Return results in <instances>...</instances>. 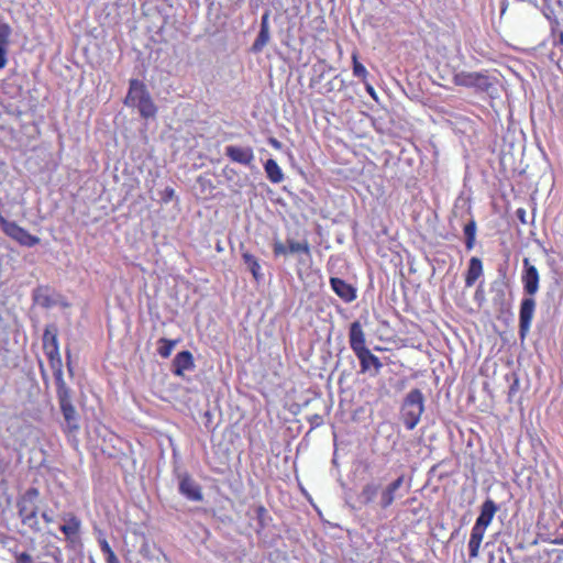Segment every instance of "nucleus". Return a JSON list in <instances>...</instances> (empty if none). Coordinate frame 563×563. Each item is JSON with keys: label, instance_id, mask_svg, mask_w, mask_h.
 Instances as JSON below:
<instances>
[{"label": "nucleus", "instance_id": "obj_21", "mask_svg": "<svg viewBox=\"0 0 563 563\" xmlns=\"http://www.w3.org/2000/svg\"><path fill=\"white\" fill-rule=\"evenodd\" d=\"M497 510L498 506L495 504V501L492 499H486L481 507V514L475 522L488 527Z\"/></svg>", "mask_w": 563, "mask_h": 563}, {"label": "nucleus", "instance_id": "obj_25", "mask_svg": "<svg viewBox=\"0 0 563 563\" xmlns=\"http://www.w3.org/2000/svg\"><path fill=\"white\" fill-rule=\"evenodd\" d=\"M135 107L139 108L141 115L146 119L154 118L157 111L154 102L151 99V96L144 100H141V102H137Z\"/></svg>", "mask_w": 563, "mask_h": 563}, {"label": "nucleus", "instance_id": "obj_53", "mask_svg": "<svg viewBox=\"0 0 563 563\" xmlns=\"http://www.w3.org/2000/svg\"><path fill=\"white\" fill-rule=\"evenodd\" d=\"M560 43L563 44V32L560 34Z\"/></svg>", "mask_w": 563, "mask_h": 563}, {"label": "nucleus", "instance_id": "obj_18", "mask_svg": "<svg viewBox=\"0 0 563 563\" xmlns=\"http://www.w3.org/2000/svg\"><path fill=\"white\" fill-rule=\"evenodd\" d=\"M194 367V357L189 351L179 352L173 361V373L177 376H183L185 371Z\"/></svg>", "mask_w": 563, "mask_h": 563}, {"label": "nucleus", "instance_id": "obj_40", "mask_svg": "<svg viewBox=\"0 0 563 563\" xmlns=\"http://www.w3.org/2000/svg\"><path fill=\"white\" fill-rule=\"evenodd\" d=\"M8 42H0V69L3 68L7 64V57H5V54H7V49H5V46H7Z\"/></svg>", "mask_w": 563, "mask_h": 563}, {"label": "nucleus", "instance_id": "obj_15", "mask_svg": "<svg viewBox=\"0 0 563 563\" xmlns=\"http://www.w3.org/2000/svg\"><path fill=\"white\" fill-rule=\"evenodd\" d=\"M179 492L192 501H201L203 498L200 486L188 475L181 476Z\"/></svg>", "mask_w": 563, "mask_h": 563}, {"label": "nucleus", "instance_id": "obj_34", "mask_svg": "<svg viewBox=\"0 0 563 563\" xmlns=\"http://www.w3.org/2000/svg\"><path fill=\"white\" fill-rule=\"evenodd\" d=\"M465 238H476V222L474 220L468 221L463 229Z\"/></svg>", "mask_w": 563, "mask_h": 563}, {"label": "nucleus", "instance_id": "obj_42", "mask_svg": "<svg viewBox=\"0 0 563 563\" xmlns=\"http://www.w3.org/2000/svg\"><path fill=\"white\" fill-rule=\"evenodd\" d=\"M476 238H465V246L467 251H471L475 245Z\"/></svg>", "mask_w": 563, "mask_h": 563}, {"label": "nucleus", "instance_id": "obj_3", "mask_svg": "<svg viewBox=\"0 0 563 563\" xmlns=\"http://www.w3.org/2000/svg\"><path fill=\"white\" fill-rule=\"evenodd\" d=\"M454 81L459 86L472 87L485 92L494 88V80L489 76L476 71H461L454 76Z\"/></svg>", "mask_w": 563, "mask_h": 563}, {"label": "nucleus", "instance_id": "obj_27", "mask_svg": "<svg viewBox=\"0 0 563 563\" xmlns=\"http://www.w3.org/2000/svg\"><path fill=\"white\" fill-rule=\"evenodd\" d=\"M288 250L289 253L296 254V253H303L308 257H310V245L307 240L303 241H295V240H288Z\"/></svg>", "mask_w": 563, "mask_h": 563}, {"label": "nucleus", "instance_id": "obj_7", "mask_svg": "<svg viewBox=\"0 0 563 563\" xmlns=\"http://www.w3.org/2000/svg\"><path fill=\"white\" fill-rule=\"evenodd\" d=\"M63 525L59 527L64 533L66 541L74 544L79 540L81 521L73 512H65L60 516Z\"/></svg>", "mask_w": 563, "mask_h": 563}, {"label": "nucleus", "instance_id": "obj_37", "mask_svg": "<svg viewBox=\"0 0 563 563\" xmlns=\"http://www.w3.org/2000/svg\"><path fill=\"white\" fill-rule=\"evenodd\" d=\"M15 563H34L33 558L26 552L14 553Z\"/></svg>", "mask_w": 563, "mask_h": 563}, {"label": "nucleus", "instance_id": "obj_50", "mask_svg": "<svg viewBox=\"0 0 563 563\" xmlns=\"http://www.w3.org/2000/svg\"><path fill=\"white\" fill-rule=\"evenodd\" d=\"M367 92L375 98V90L371 85H366Z\"/></svg>", "mask_w": 563, "mask_h": 563}, {"label": "nucleus", "instance_id": "obj_41", "mask_svg": "<svg viewBox=\"0 0 563 563\" xmlns=\"http://www.w3.org/2000/svg\"><path fill=\"white\" fill-rule=\"evenodd\" d=\"M260 29L269 30V11L262 14Z\"/></svg>", "mask_w": 563, "mask_h": 563}, {"label": "nucleus", "instance_id": "obj_44", "mask_svg": "<svg viewBox=\"0 0 563 563\" xmlns=\"http://www.w3.org/2000/svg\"><path fill=\"white\" fill-rule=\"evenodd\" d=\"M107 563H120L119 559L117 558L115 553L112 555H109L106 558Z\"/></svg>", "mask_w": 563, "mask_h": 563}, {"label": "nucleus", "instance_id": "obj_45", "mask_svg": "<svg viewBox=\"0 0 563 563\" xmlns=\"http://www.w3.org/2000/svg\"><path fill=\"white\" fill-rule=\"evenodd\" d=\"M475 298L476 299H483L484 298V294H483V284H481L475 292Z\"/></svg>", "mask_w": 563, "mask_h": 563}, {"label": "nucleus", "instance_id": "obj_31", "mask_svg": "<svg viewBox=\"0 0 563 563\" xmlns=\"http://www.w3.org/2000/svg\"><path fill=\"white\" fill-rule=\"evenodd\" d=\"M481 543H482V541L477 540V538L476 539L470 538L468 554H470L471 559H476L478 556Z\"/></svg>", "mask_w": 563, "mask_h": 563}, {"label": "nucleus", "instance_id": "obj_14", "mask_svg": "<svg viewBox=\"0 0 563 563\" xmlns=\"http://www.w3.org/2000/svg\"><path fill=\"white\" fill-rule=\"evenodd\" d=\"M332 290L345 302H352L356 298V289L339 277H331Z\"/></svg>", "mask_w": 563, "mask_h": 563}, {"label": "nucleus", "instance_id": "obj_9", "mask_svg": "<svg viewBox=\"0 0 563 563\" xmlns=\"http://www.w3.org/2000/svg\"><path fill=\"white\" fill-rule=\"evenodd\" d=\"M225 155L232 162L244 166H251L254 162V152L250 146L242 147L236 145H229L225 147Z\"/></svg>", "mask_w": 563, "mask_h": 563}, {"label": "nucleus", "instance_id": "obj_26", "mask_svg": "<svg viewBox=\"0 0 563 563\" xmlns=\"http://www.w3.org/2000/svg\"><path fill=\"white\" fill-rule=\"evenodd\" d=\"M271 40V31L260 29V32L257 34V37L255 38L253 45H252V52L253 53H261L263 48L267 45V43Z\"/></svg>", "mask_w": 563, "mask_h": 563}, {"label": "nucleus", "instance_id": "obj_19", "mask_svg": "<svg viewBox=\"0 0 563 563\" xmlns=\"http://www.w3.org/2000/svg\"><path fill=\"white\" fill-rule=\"evenodd\" d=\"M483 264L478 257H472L468 262V268L465 274V286L472 287L483 275Z\"/></svg>", "mask_w": 563, "mask_h": 563}, {"label": "nucleus", "instance_id": "obj_8", "mask_svg": "<svg viewBox=\"0 0 563 563\" xmlns=\"http://www.w3.org/2000/svg\"><path fill=\"white\" fill-rule=\"evenodd\" d=\"M60 411L64 417L63 429L68 435H75L79 426V416L71 402L59 405Z\"/></svg>", "mask_w": 563, "mask_h": 563}, {"label": "nucleus", "instance_id": "obj_22", "mask_svg": "<svg viewBox=\"0 0 563 563\" xmlns=\"http://www.w3.org/2000/svg\"><path fill=\"white\" fill-rule=\"evenodd\" d=\"M264 169L267 178L273 184H279L284 180V173L275 159H267L264 164Z\"/></svg>", "mask_w": 563, "mask_h": 563}, {"label": "nucleus", "instance_id": "obj_39", "mask_svg": "<svg viewBox=\"0 0 563 563\" xmlns=\"http://www.w3.org/2000/svg\"><path fill=\"white\" fill-rule=\"evenodd\" d=\"M98 542H99L100 549H101L102 553L106 555V558L114 554L109 542L104 538L99 539Z\"/></svg>", "mask_w": 563, "mask_h": 563}, {"label": "nucleus", "instance_id": "obj_5", "mask_svg": "<svg viewBox=\"0 0 563 563\" xmlns=\"http://www.w3.org/2000/svg\"><path fill=\"white\" fill-rule=\"evenodd\" d=\"M536 299L531 296H526L520 302L519 309V335L525 339L531 328V322L536 311Z\"/></svg>", "mask_w": 563, "mask_h": 563}, {"label": "nucleus", "instance_id": "obj_30", "mask_svg": "<svg viewBox=\"0 0 563 563\" xmlns=\"http://www.w3.org/2000/svg\"><path fill=\"white\" fill-rule=\"evenodd\" d=\"M352 59H353V75L355 77L362 79L363 81H365L367 74H368L366 68L363 66V64H361L357 60L356 54H353Z\"/></svg>", "mask_w": 563, "mask_h": 563}, {"label": "nucleus", "instance_id": "obj_1", "mask_svg": "<svg viewBox=\"0 0 563 563\" xmlns=\"http://www.w3.org/2000/svg\"><path fill=\"white\" fill-rule=\"evenodd\" d=\"M424 411V397L420 389L410 390L401 405V418L408 430H412L419 423Z\"/></svg>", "mask_w": 563, "mask_h": 563}, {"label": "nucleus", "instance_id": "obj_49", "mask_svg": "<svg viewBox=\"0 0 563 563\" xmlns=\"http://www.w3.org/2000/svg\"><path fill=\"white\" fill-rule=\"evenodd\" d=\"M165 194H166V197L170 199L174 196L175 191L173 188H166Z\"/></svg>", "mask_w": 563, "mask_h": 563}, {"label": "nucleus", "instance_id": "obj_10", "mask_svg": "<svg viewBox=\"0 0 563 563\" xmlns=\"http://www.w3.org/2000/svg\"><path fill=\"white\" fill-rule=\"evenodd\" d=\"M355 355L360 361L361 373H367L373 369V373L371 375L376 376L380 372L383 367L382 362L368 349L361 351Z\"/></svg>", "mask_w": 563, "mask_h": 563}, {"label": "nucleus", "instance_id": "obj_46", "mask_svg": "<svg viewBox=\"0 0 563 563\" xmlns=\"http://www.w3.org/2000/svg\"><path fill=\"white\" fill-rule=\"evenodd\" d=\"M525 214H526V211L523 209H518L517 210V216H518V218L520 219V221L522 223H526Z\"/></svg>", "mask_w": 563, "mask_h": 563}, {"label": "nucleus", "instance_id": "obj_51", "mask_svg": "<svg viewBox=\"0 0 563 563\" xmlns=\"http://www.w3.org/2000/svg\"><path fill=\"white\" fill-rule=\"evenodd\" d=\"M67 365H68V369L71 371V368H70V353H69V351H67Z\"/></svg>", "mask_w": 563, "mask_h": 563}, {"label": "nucleus", "instance_id": "obj_28", "mask_svg": "<svg viewBox=\"0 0 563 563\" xmlns=\"http://www.w3.org/2000/svg\"><path fill=\"white\" fill-rule=\"evenodd\" d=\"M158 343L161 344L157 350L158 354L162 357L167 358L170 356L175 345L177 344V341L163 338L158 341Z\"/></svg>", "mask_w": 563, "mask_h": 563}, {"label": "nucleus", "instance_id": "obj_20", "mask_svg": "<svg viewBox=\"0 0 563 563\" xmlns=\"http://www.w3.org/2000/svg\"><path fill=\"white\" fill-rule=\"evenodd\" d=\"M380 490V485L375 482L365 484L357 495V501L364 506L372 504Z\"/></svg>", "mask_w": 563, "mask_h": 563}, {"label": "nucleus", "instance_id": "obj_52", "mask_svg": "<svg viewBox=\"0 0 563 563\" xmlns=\"http://www.w3.org/2000/svg\"><path fill=\"white\" fill-rule=\"evenodd\" d=\"M314 421H318L317 424H319V422L321 421V417L320 416H314Z\"/></svg>", "mask_w": 563, "mask_h": 563}, {"label": "nucleus", "instance_id": "obj_6", "mask_svg": "<svg viewBox=\"0 0 563 563\" xmlns=\"http://www.w3.org/2000/svg\"><path fill=\"white\" fill-rule=\"evenodd\" d=\"M1 228L8 236L23 246L31 247L40 243V239L37 236L30 234L25 229L18 225L15 222L3 220Z\"/></svg>", "mask_w": 563, "mask_h": 563}, {"label": "nucleus", "instance_id": "obj_4", "mask_svg": "<svg viewBox=\"0 0 563 563\" xmlns=\"http://www.w3.org/2000/svg\"><path fill=\"white\" fill-rule=\"evenodd\" d=\"M521 283L526 296L534 297L540 288V274L528 257L522 260Z\"/></svg>", "mask_w": 563, "mask_h": 563}, {"label": "nucleus", "instance_id": "obj_2", "mask_svg": "<svg viewBox=\"0 0 563 563\" xmlns=\"http://www.w3.org/2000/svg\"><path fill=\"white\" fill-rule=\"evenodd\" d=\"M37 497L38 490L37 488H29L22 497L18 500L16 507L18 512L21 518L23 525L29 526L31 529L37 531L38 520H37Z\"/></svg>", "mask_w": 563, "mask_h": 563}, {"label": "nucleus", "instance_id": "obj_36", "mask_svg": "<svg viewBox=\"0 0 563 563\" xmlns=\"http://www.w3.org/2000/svg\"><path fill=\"white\" fill-rule=\"evenodd\" d=\"M256 518L260 522L261 527L265 526V520L267 518V510L264 506L260 505L255 508Z\"/></svg>", "mask_w": 563, "mask_h": 563}, {"label": "nucleus", "instance_id": "obj_35", "mask_svg": "<svg viewBox=\"0 0 563 563\" xmlns=\"http://www.w3.org/2000/svg\"><path fill=\"white\" fill-rule=\"evenodd\" d=\"M34 300L37 305L45 307V308H47L52 305V301L48 298V296L42 295L40 290L35 292Z\"/></svg>", "mask_w": 563, "mask_h": 563}, {"label": "nucleus", "instance_id": "obj_12", "mask_svg": "<svg viewBox=\"0 0 563 563\" xmlns=\"http://www.w3.org/2000/svg\"><path fill=\"white\" fill-rule=\"evenodd\" d=\"M405 476L400 475L395 481L389 483L385 488L382 489L378 506L382 509H387L393 505L397 497V492L404 484Z\"/></svg>", "mask_w": 563, "mask_h": 563}, {"label": "nucleus", "instance_id": "obj_43", "mask_svg": "<svg viewBox=\"0 0 563 563\" xmlns=\"http://www.w3.org/2000/svg\"><path fill=\"white\" fill-rule=\"evenodd\" d=\"M268 142H269V144H271L274 148H276V150H280V148H282V143H280L278 140H276L275 137H271V139L268 140Z\"/></svg>", "mask_w": 563, "mask_h": 563}, {"label": "nucleus", "instance_id": "obj_11", "mask_svg": "<svg viewBox=\"0 0 563 563\" xmlns=\"http://www.w3.org/2000/svg\"><path fill=\"white\" fill-rule=\"evenodd\" d=\"M505 279L506 276L504 274L501 278H498L490 284V292L493 295L492 302L500 311H504L508 306L506 299L507 283Z\"/></svg>", "mask_w": 563, "mask_h": 563}, {"label": "nucleus", "instance_id": "obj_29", "mask_svg": "<svg viewBox=\"0 0 563 563\" xmlns=\"http://www.w3.org/2000/svg\"><path fill=\"white\" fill-rule=\"evenodd\" d=\"M49 361L51 368L53 369V374L55 378L63 377V362L60 354L54 356H47Z\"/></svg>", "mask_w": 563, "mask_h": 563}, {"label": "nucleus", "instance_id": "obj_17", "mask_svg": "<svg viewBox=\"0 0 563 563\" xmlns=\"http://www.w3.org/2000/svg\"><path fill=\"white\" fill-rule=\"evenodd\" d=\"M43 349L46 356L59 354L57 329L54 324L47 325L44 330Z\"/></svg>", "mask_w": 563, "mask_h": 563}, {"label": "nucleus", "instance_id": "obj_23", "mask_svg": "<svg viewBox=\"0 0 563 563\" xmlns=\"http://www.w3.org/2000/svg\"><path fill=\"white\" fill-rule=\"evenodd\" d=\"M242 258L255 280H261L263 278V274L261 273V265L257 258L249 252H243Z\"/></svg>", "mask_w": 563, "mask_h": 563}, {"label": "nucleus", "instance_id": "obj_48", "mask_svg": "<svg viewBox=\"0 0 563 563\" xmlns=\"http://www.w3.org/2000/svg\"><path fill=\"white\" fill-rule=\"evenodd\" d=\"M560 530L563 531V523L561 525ZM554 543L563 544V534H559L558 538L555 539Z\"/></svg>", "mask_w": 563, "mask_h": 563}, {"label": "nucleus", "instance_id": "obj_16", "mask_svg": "<svg viewBox=\"0 0 563 563\" xmlns=\"http://www.w3.org/2000/svg\"><path fill=\"white\" fill-rule=\"evenodd\" d=\"M150 93L147 92L145 86L143 82H141L137 79H131L130 80V88L129 92L125 97V104L134 107L137 104V102H141V100H144L145 98H148Z\"/></svg>", "mask_w": 563, "mask_h": 563}, {"label": "nucleus", "instance_id": "obj_24", "mask_svg": "<svg viewBox=\"0 0 563 563\" xmlns=\"http://www.w3.org/2000/svg\"><path fill=\"white\" fill-rule=\"evenodd\" d=\"M55 380H56V385H57L58 404L63 405V404L71 402L70 389L67 387L64 378L63 377L55 378Z\"/></svg>", "mask_w": 563, "mask_h": 563}, {"label": "nucleus", "instance_id": "obj_33", "mask_svg": "<svg viewBox=\"0 0 563 563\" xmlns=\"http://www.w3.org/2000/svg\"><path fill=\"white\" fill-rule=\"evenodd\" d=\"M11 27L9 24L0 21V42H9Z\"/></svg>", "mask_w": 563, "mask_h": 563}, {"label": "nucleus", "instance_id": "obj_13", "mask_svg": "<svg viewBox=\"0 0 563 563\" xmlns=\"http://www.w3.org/2000/svg\"><path fill=\"white\" fill-rule=\"evenodd\" d=\"M349 343L354 354L366 350V338L360 321H354L350 325Z\"/></svg>", "mask_w": 563, "mask_h": 563}, {"label": "nucleus", "instance_id": "obj_32", "mask_svg": "<svg viewBox=\"0 0 563 563\" xmlns=\"http://www.w3.org/2000/svg\"><path fill=\"white\" fill-rule=\"evenodd\" d=\"M486 529H487V527L482 526V525L475 522L474 527L472 528L471 537L470 538H472V539H476L477 538V540L483 541V538H484Z\"/></svg>", "mask_w": 563, "mask_h": 563}, {"label": "nucleus", "instance_id": "obj_38", "mask_svg": "<svg viewBox=\"0 0 563 563\" xmlns=\"http://www.w3.org/2000/svg\"><path fill=\"white\" fill-rule=\"evenodd\" d=\"M273 250H274V254L276 256H278V255H287L289 253L288 246L283 244L280 241H276L274 243Z\"/></svg>", "mask_w": 563, "mask_h": 563}, {"label": "nucleus", "instance_id": "obj_47", "mask_svg": "<svg viewBox=\"0 0 563 563\" xmlns=\"http://www.w3.org/2000/svg\"><path fill=\"white\" fill-rule=\"evenodd\" d=\"M42 518H43V520H44L46 523H51V522H53V517H52V516H49L46 511H44V512L42 514Z\"/></svg>", "mask_w": 563, "mask_h": 563}]
</instances>
